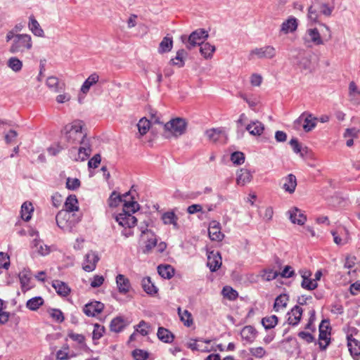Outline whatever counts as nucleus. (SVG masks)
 I'll return each instance as SVG.
<instances>
[{
	"label": "nucleus",
	"mask_w": 360,
	"mask_h": 360,
	"mask_svg": "<svg viewBox=\"0 0 360 360\" xmlns=\"http://www.w3.org/2000/svg\"><path fill=\"white\" fill-rule=\"evenodd\" d=\"M19 278L21 284V289L23 292H26L30 289V278L26 274H20Z\"/></svg>",
	"instance_id": "obj_55"
},
{
	"label": "nucleus",
	"mask_w": 360,
	"mask_h": 360,
	"mask_svg": "<svg viewBox=\"0 0 360 360\" xmlns=\"http://www.w3.org/2000/svg\"><path fill=\"white\" fill-rule=\"evenodd\" d=\"M139 209V205L135 200L126 201L123 204V212L115 216V220L122 227H134L137 219L132 215Z\"/></svg>",
	"instance_id": "obj_2"
},
{
	"label": "nucleus",
	"mask_w": 360,
	"mask_h": 360,
	"mask_svg": "<svg viewBox=\"0 0 360 360\" xmlns=\"http://www.w3.org/2000/svg\"><path fill=\"white\" fill-rule=\"evenodd\" d=\"M99 81V75L96 72L91 74L88 78L84 82L81 86V92L84 94H86L90 88L96 84Z\"/></svg>",
	"instance_id": "obj_26"
},
{
	"label": "nucleus",
	"mask_w": 360,
	"mask_h": 360,
	"mask_svg": "<svg viewBox=\"0 0 360 360\" xmlns=\"http://www.w3.org/2000/svg\"><path fill=\"white\" fill-rule=\"evenodd\" d=\"M150 328L149 324L145 321L142 320L139 323L135 326V330L143 336H146L148 334V329Z\"/></svg>",
	"instance_id": "obj_53"
},
{
	"label": "nucleus",
	"mask_w": 360,
	"mask_h": 360,
	"mask_svg": "<svg viewBox=\"0 0 360 360\" xmlns=\"http://www.w3.org/2000/svg\"><path fill=\"white\" fill-rule=\"evenodd\" d=\"M330 330L329 321L323 320L319 325V345L321 350H325L330 342Z\"/></svg>",
	"instance_id": "obj_8"
},
{
	"label": "nucleus",
	"mask_w": 360,
	"mask_h": 360,
	"mask_svg": "<svg viewBox=\"0 0 360 360\" xmlns=\"http://www.w3.org/2000/svg\"><path fill=\"white\" fill-rule=\"evenodd\" d=\"M161 219L165 224H172L173 225L174 229H179V225L177 224L178 217L175 214V213L173 211L165 212L162 215Z\"/></svg>",
	"instance_id": "obj_32"
},
{
	"label": "nucleus",
	"mask_w": 360,
	"mask_h": 360,
	"mask_svg": "<svg viewBox=\"0 0 360 360\" xmlns=\"http://www.w3.org/2000/svg\"><path fill=\"white\" fill-rule=\"evenodd\" d=\"M295 275V271L292 266L287 265L284 267L282 271L279 272V276L282 278H289Z\"/></svg>",
	"instance_id": "obj_63"
},
{
	"label": "nucleus",
	"mask_w": 360,
	"mask_h": 360,
	"mask_svg": "<svg viewBox=\"0 0 360 360\" xmlns=\"http://www.w3.org/2000/svg\"><path fill=\"white\" fill-rule=\"evenodd\" d=\"M347 347L352 356L360 355V341L355 339L352 334L347 335Z\"/></svg>",
	"instance_id": "obj_23"
},
{
	"label": "nucleus",
	"mask_w": 360,
	"mask_h": 360,
	"mask_svg": "<svg viewBox=\"0 0 360 360\" xmlns=\"http://www.w3.org/2000/svg\"><path fill=\"white\" fill-rule=\"evenodd\" d=\"M116 283L120 293L126 295L131 289V283L124 275L118 274L116 276Z\"/></svg>",
	"instance_id": "obj_19"
},
{
	"label": "nucleus",
	"mask_w": 360,
	"mask_h": 360,
	"mask_svg": "<svg viewBox=\"0 0 360 360\" xmlns=\"http://www.w3.org/2000/svg\"><path fill=\"white\" fill-rule=\"evenodd\" d=\"M301 286L304 289H306L308 290H313L317 288L318 284L315 281L311 280L309 278H307V280H305V281H302L301 283Z\"/></svg>",
	"instance_id": "obj_59"
},
{
	"label": "nucleus",
	"mask_w": 360,
	"mask_h": 360,
	"mask_svg": "<svg viewBox=\"0 0 360 360\" xmlns=\"http://www.w3.org/2000/svg\"><path fill=\"white\" fill-rule=\"evenodd\" d=\"M289 218L292 223L303 225L307 221V217L297 207H292L288 211Z\"/></svg>",
	"instance_id": "obj_18"
},
{
	"label": "nucleus",
	"mask_w": 360,
	"mask_h": 360,
	"mask_svg": "<svg viewBox=\"0 0 360 360\" xmlns=\"http://www.w3.org/2000/svg\"><path fill=\"white\" fill-rule=\"evenodd\" d=\"M46 85L54 91H58L62 89L60 86L58 79L56 77H49L46 79Z\"/></svg>",
	"instance_id": "obj_51"
},
{
	"label": "nucleus",
	"mask_w": 360,
	"mask_h": 360,
	"mask_svg": "<svg viewBox=\"0 0 360 360\" xmlns=\"http://www.w3.org/2000/svg\"><path fill=\"white\" fill-rule=\"evenodd\" d=\"M33 211L34 207L32 204L30 202H25L21 206V218L25 221H30Z\"/></svg>",
	"instance_id": "obj_34"
},
{
	"label": "nucleus",
	"mask_w": 360,
	"mask_h": 360,
	"mask_svg": "<svg viewBox=\"0 0 360 360\" xmlns=\"http://www.w3.org/2000/svg\"><path fill=\"white\" fill-rule=\"evenodd\" d=\"M297 27V20L295 18H290L284 21L281 25V32L284 34L292 32L296 30Z\"/></svg>",
	"instance_id": "obj_33"
},
{
	"label": "nucleus",
	"mask_w": 360,
	"mask_h": 360,
	"mask_svg": "<svg viewBox=\"0 0 360 360\" xmlns=\"http://www.w3.org/2000/svg\"><path fill=\"white\" fill-rule=\"evenodd\" d=\"M64 207L65 210H63L70 213H72L75 211H77L79 210V206L76 195H70L65 202Z\"/></svg>",
	"instance_id": "obj_31"
},
{
	"label": "nucleus",
	"mask_w": 360,
	"mask_h": 360,
	"mask_svg": "<svg viewBox=\"0 0 360 360\" xmlns=\"http://www.w3.org/2000/svg\"><path fill=\"white\" fill-rule=\"evenodd\" d=\"M222 292L224 297H227L230 300H234L237 298L238 294V292L233 290L230 286H225L222 290Z\"/></svg>",
	"instance_id": "obj_54"
},
{
	"label": "nucleus",
	"mask_w": 360,
	"mask_h": 360,
	"mask_svg": "<svg viewBox=\"0 0 360 360\" xmlns=\"http://www.w3.org/2000/svg\"><path fill=\"white\" fill-rule=\"evenodd\" d=\"M141 286L143 290L150 295H155L158 293V289L151 281L150 277H145L141 281Z\"/></svg>",
	"instance_id": "obj_29"
},
{
	"label": "nucleus",
	"mask_w": 360,
	"mask_h": 360,
	"mask_svg": "<svg viewBox=\"0 0 360 360\" xmlns=\"http://www.w3.org/2000/svg\"><path fill=\"white\" fill-rule=\"evenodd\" d=\"M252 179V174L247 169L242 168L237 172L236 184L239 186H243L250 183Z\"/></svg>",
	"instance_id": "obj_22"
},
{
	"label": "nucleus",
	"mask_w": 360,
	"mask_h": 360,
	"mask_svg": "<svg viewBox=\"0 0 360 360\" xmlns=\"http://www.w3.org/2000/svg\"><path fill=\"white\" fill-rule=\"evenodd\" d=\"M284 183L283 184V188L285 192L289 193H293L297 186V179L296 176L290 174L283 179Z\"/></svg>",
	"instance_id": "obj_24"
},
{
	"label": "nucleus",
	"mask_w": 360,
	"mask_h": 360,
	"mask_svg": "<svg viewBox=\"0 0 360 360\" xmlns=\"http://www.w3.org/2000/svg\"><path fill=\"white\" fill-rule=\"evenodd\" d=\"M6 41L12 40L9 51L11 53H22L32 47V37L30 34H15L13 31H9L6 34Z\"/></svg>",
	"instance_id": "obj_1"
},
{
	"label": "nucleus",
	"mask_w": 360,
	"mask_h": 360,
	"mask_svg": "<svg viewBox=\"0 0 360 360\" xmlns=\"http://www.w3.org/2000/svg\"><path fill=\"white\" fill-rule=\"evenodd\" d=\"M56 221L58 226L63 231L71 232L80 221V217L75 213L62 210L56 214Z\"/></svg>",
	"instance_id": "obj_4"
},
{
	"label": "nucleus",
	"mask_w": 360,
	"mask_h": 360,
	"mask_svg": "<svg viewBox=\"0 0 360 360\" xmlns=\"http://www.w3.org/2000/svg\"><path fill=\"white\" fill-rule=\"evenodd\" d=\"M187 122L183 118L176 117L172 119L164 124L165 131L170 133L172 136L178 137L186 132Z\"/></svg>",
	"instance_id": "obj_6"
},
{
	"label": "nucleus",
	"mask_w": 360,
	"mask_h": 360,
	"mask_svg": "<svg viewBox=\"0 0 360 360\" xmlns=\"http://www.w3.org/2000/svg\"><path fill=\"white\" fill-rule=\"evenodd\" d=\"M33 247H34L39 254L41 255H46L49 253V247L44 245V243L40 240L34 239L32 242Z\"/></svg>",
	"instance_id": "obj_47"
},
{
	"label": "nucleus",
	"mask_w": 360,
	"mask_h": 360,
	"mask_svg": "<svg viewBox=\"0 0 360 360\" xmlns=\"http://www.w3.org/2000/svg\"><path fill=\"white\" fill-rule=\"evenodd\" d=\"M177 311L180 320L184 323V326L186 327L191 326L193 323L191 313L186 309L181 311V307H179Z\"/></svg>",
	"instance_id": "obj_37"
},
{
	"label": "nucleus",
	"mask_w": 360,
	"mask_h": 360,
	"mask_svg": "<svg viewBox=\"0 0 360 360\" xmlns=\"http://www.w3.org/2000/svg\"><path fill=\"white\" fill-rule=\"evenodd\" d=\"M316 6L319 8V10L320 11V12L321 13H323V15H326V16H329L331 15V13H332V8H330L327 4L323 3V4H321L319 0H317L316 1Z\"/></svg>",
	"instance_id": "obj_64"
},
{
	"label": "nucleus",
	"mask_w": 360,
	"mask_h": 360,
	"mask_svg": "<svg viewBox=\"0 0 360 360\" xmlns=\"http://www.w3.org/2000/svg\"><path fill=\"white\" fill-rule=\"evenodd\" d=\"M317 120L318 119L314 117L312 114L308 112H304L294 122V127L297 129H300L302 127L304 131L309 132L316 127Z\"/></svg>",
	"instance_id": "obj_7"
},
{
	"label": "nucleus",
	"mask_w": 360,
	"mask_h": 360,
	"mask_svg": "<svg viewBox=\"0 0 360 360\" xmlns=\"http://www.w3.org/2000/svg\"><path fill=\"white\" fill-rule=\"evenodd\" d=\"M208 36V32L205 30L198 29L193 31L188 37L182 36L181 40L186 44V48L191 50L197 46H200Z\"/></svg>",
	"instance_id": "obj_5"
},
{
	"label": "nucleus",
	"mask_w": 360,
	"mask_h": 360,
	"mask_svg": "<svg viewBox=\"0 0 360 360\" xmlns=\"http://www.w3.org/2000/svg\"><path fill=\"white\" fill-rule=\"evenodd\" d=\"M303 310L299 305H295L292 309L287 314L288 316V323L290 326H295L299 324L302 316Z\"/></svg>",
	"instance_id": "obj_13"
},
{
	"label": "nucleus",
	"mask_w": 360,
	"mask_h": 360,
	"mask_svg": "<svg viewBox=\"0 0 360 360\" xmlns=\"http://www.w3.org/2000/svg\"><path fill=\"white\" fill-rule=\"evenodd\" d=\"M83 122L75 120L64 128L65 139L70 144L83 143L86 134L82 131Z\"/></svg>",
	"instance_id": "obj_3"
},
{
	"label": "nucleus",
	"mask_w": 360,
	"mask_h": 360,
	"mask_svg": "<svg viewBox=\"0 0 360 360\" xmlns=\"http://www.w3.org/2000/svg\"><path fill=\"white\" fill-rule=\"evenodd\" d=\"M82 144L83 146L79 147L78 150V156L79 159L84 161L90 156L91 153V148L89 143H85V141H84V143Z\"/></svg>",
	"instance_id": "obj_44"
},
{
	"label": "nucleus",
	"mask_w": 360,
	"mask_h": 360,
	"mask_svg": "<svg viewBox=\"0 0 360 360\" xmlns=\"http://www.w3.org/2000/svg\"><path fill=\"white\" fill-rule=\"evenodd\" d=\"M104 309V304L98 301L87 303L83 308V312L88 316H95L100 314Z\"/></svg>",
	"instance_id": "obj_11"
},
{
	"label": "nucleus",
	"mask_w": 360,
	"mask_h": 360,
	"mask_svg": "<svg viewBox=\"0 0 360 360\" xmlns=\"http://www.w3.org/2000/svg\"><path fill=\"white\" fill-rule=\"evenodd\" d=\"M208 234L212 240L221 241L223 240L224 235L221 231L219 223L212 221L208 229Z\"/></svg>",
	"instance_id": "obj_20"
},
{
	"label": "nucleus",
	"mask_w": 360,
	"mask_h": 360,
	"mask_svg": "<svg viewBox=\"0 0 360 360\" xmlns=\"http://www.w3.org/2000/svg\"><path fill=\"white\" fill-rule=\"evenodd\" d=\"M279 276V271H275L271 269H266L264 270L263 277L265 280L270 281L276 278Z\"/></svg>",
	"instance_id": "obj_58"
},
{
	"label": "nucleus",
	"mask_w": 360,
	"mask_h": 360,
	"mask_svg": "<svg viewBox=\"0 0 360 360\" xmlns=\"http://www.w3.org/2000/svg\"><path fill=\"white\" fill-rule=\"evenodd\" d=\"M158 271L161 277L167 279H170L174 275V269L169 264L159 265Z\"/></svg>",
	"instance_id": "obj_35"
},
{
	"label": "nucleus",
	"mask_w": 360,
	"mask_h": 360,
	"mask_svg": "<svg viewBox=\"0 0 360 360\" xmlns=\"http://www.w3.org/2000/svg\"><path fill=\"white\" fill-rule=\"evenodd\" d=\"M278 319L276 315L265 316L262 319V324L266 330L274 328L278 323Z\"/></svg>",
	"instance_id": "obj_43"
},
{
	"label": "nucleus",
	"mask_w": 360,
	"mask_h": 360,
	"mask_svg": "<svg viewBox=\"0 0 360 360\" xmlns=\"http://www.w3.org/2000/svg\"><path fill=\"white\" fill-rule=\"evenodd\" d=\"M257 332L252 326H246L240 331V336L243 340L248 342H252L257 337Z\"/></svg>",
	"instance_id": "obj_25"
},
{
	"label": "nucleus",
	"mask_w": 360,
	"mask_h": 360,
	"mask_svg": "<svg viewBox=\"0 0 360 360\" xmlns=\"http://www.w3.org/2000/svg\"><path fill=\"white\" fill-rule=\"evenodd\" d=\"M157 335L158 339L165 343H172L174 339V334L164 327L158 328Z\"/></svg>",
	"instance_id": "obj_27"
},
{
	"label": "nucleus",
	"mask_w": 360,
	"mask_h": 360,
	"mask_svg": "<svg viewBox=\"0 0 360 360\" xmlns=\"http://www.w3.org/2000/svg\"><path fill=\"white\" fill-rule=\"evenodd\" d=\"M231 160L234 165H240L245 161V155L240 151L234 152L231 155Z\"/></svg>",
	"instance_id": "obj_52"
},
{
	"label": "nucleus",
	"mask_w": 360,
	"mask_h": 360,
	"mask_svg": "<svg viewBox=\"0 0 360 360\" xmlns=\"http://www.w3.org/2000/svg\"><path fill=\"white\" fill-rule=\"evenodd\" d=\"M137 127L140 135L143 136L147 134L150 127V121L146 117H143L139 120Z\"/></svg>",
	"instance_id": "obj_48"
},
{
	"label": "nucleus",
	"mask_w": 360,
	"mask_h": 360,
	"mask_svg": "<svg viewBox=\"0 0 360 360\" xmlns=\"http://www.w3.org/2000/svg\"><path fill=\"white\" fill-rule=\"evenodd\" d=\"M316 1L317 0H314L312 5L309 8L308 12V18L310 19L311 21L314 22H317L319 18V8L316 6Z\"/></svg>",
	"instance_id": "obj_49"
},
{
	"label": "nucleus",
	"mask_w": 360,
	"mask_h": 360,
	"mask_svg": "<svg viewBox=\"0 0 360 360\" xmlns=\"http://www.w3.org/2000/svg\"><path fill=\"white\" fill-rule=\"evenodd\" d=\"M7 65L13 71L18 72L22 68V62L17 57H11L8 60Z\"/></svg>",
	"instance_id": "obj_46"
},
{
	"label": "nucleus",
	"mask_w": 360,
	"mask_h": 360,
	"mask_svg": "<svg viewBox=\"0 0 360 360\" xmlns=\"http://www.w3.org/2000/svg\"><path fill=\"white\" fill-rule=\"evenodd\" d=\"M173 47V40L172 37H165L160 43L158 52L160 53H167L172 50Z\"/></svg>",
	"instance_id": "obj_40"
},
{
	"label": "nucleus",
	"mask_w": 360,
	"mask_h": 360,
	"mask_svg": "<svg viewBox=\"0 0 360 360\" xmlns=\"http://www.w3.org/2000/svg\"><path fill=\"white\" fill-rule=\"evenodd\" d=\"M68 336L73 341H75L82 345L83 347H86L85 344V337L83 335L71 332L68 334Z\"/></svg>",
	"instance_id": "obj_60"
},
{
	"label": "nucleus",
	"mask_w": 360,
	"mask_h": 360,
	"mask_svg": "<svg viewBox=\"0 0 360 360\" xmlns=\"http://www.w3.org/2000/svg\"><path fill=\"white\" fill-rule=\"evenodd\" d=\"M51 285L56 290L58 295L61 297H67L71 292V289L68 285L59 280H53Z\"/></svg>",
	"instance_id": "obj_21"
},
{
	"label": "nucleus",
	"mask_w": 360,
	"mask_h": 360,
	"mask_svg": "<svg viewBox=\"0 0 360 360\" xmlns=\"http://www.w3.org/2000/svg\"><path fill=\"white\" fill-rule=\"evenodd\" d=\"M134 200V198L133 196L131 195V191L126 193L124 195L121 196L116 191H113L109 198L108 199V205L110 207H117L122 202L125 203L126 201H131Z\"/></svg>",
	"instance_id": "obj_10"
},
{
	"label": "nucleus",
	"mask_w": 360,
	"mask_h": 360,
	"mask_svg": "<svg viewBox=\"0 0 360 360\" xmlns=\"http://www.w3.org/2000/svg\"><path fill=\"white\" fill-rule=\"evenodd\" d=\"M80 186V181L77 179H71L68 177L66 181V188L69 190H76Z\"/></svg>",
	"instance_id": "obj_61"
},
{
	"label": "nucleus",
	"mask_w": 360,
	"mask_h": 360,
	"mask_svg": "<svg viewBox=\"0 0 360 360\" xmlns=\"http://www.w3.org/2000/svg\"><path fill=\"white\" fill-rule=\"evenodd\" d=\"M309 39L306 40L307 42H312L314 45H322L324 44L319 32L316 28L309 29L307 32Z\"/></svg>",
	"instance_id": "obj_30"
},
{
	"label": "nucleus",
	"mask_w": 360,
	"mask_h": 360,
	"mask_svg": "<svg viewBox=\"0 0 360 360\" xmlns=\"http://www.w3.org/2000/svg\"><path fill=\"white\" fill-rule=\"evenodd\" d=\"M349 95L352 97V99H354L356 97V99L360 98V90L358 89V87L354 82H351L349 84Z\"/></svg>",
	"instance_id": "obj_56"
},
{
	"label": "nucleus",
	"mask_w": 360,
	"mask_h": 360,
	"mask_svg": "<svg viewBox=\"0 0 360 360\" xmlns=\"http://www.w3.org/2000/svg\"><path fill=\"white\" fill-rule=\"evenodd\" d=\"M186 55V52L184 49H180L176 52V57L171 59L170 63L173 65L182 68L184 65V58Z\"/></svg>",
	"instance_id": "obj_45"
},
{
	"label": "nucleus",
	"mask_w": 360,
	"mask_h": 360,
	"mask_svg": "<svg viewBox=\"0 0 360 360\" xmlns=\"http://www.w3.org/2000/svg\"><path fill=\"white\" fill-rule=\"evenodd\" d=\"M246 129L250 132L252 135H261L264 129V124L259 122H252V123L249 124L246 127Z\"/></svg>",
	"instance_id": "obj_38"
},
{
	"label": "nucleus",
	"mask_w": 360,
	"mask_h": 360,
	"mask_svg": "<svg viewBox=\"0 0 360 360\" xmlns=\"http://www.w3.org/2000/svg\"><path fill=\"white\" fill-rule=\"evenodd\" d=\"M198 342H201L202 343L205 344H209L210 340H191L189 342L187 343L186 346L188 348L193 351H199L201 352H208L210 351L207 346H205V347H198Z\"/></svg>",
	"instance_id": "obj_36"
},
{
	"label": "nucleus",
	"mask_w": 360,
	"mask_h": 360,
	"mask_svg": "<svg viewBox=\"0 0 360 360\" xmlns=\"http://www.w3.org/2000/svg\"><path fill=\"white\" fill-rule=\"evenodd\" d=\"M29 23H28V27L30 30V31L37 37H44V32L41 27L38 21L35 19L34 15H31L29 18Z\"/></svg>",
	"instance_id": "obj_28"
},
{
	"label": "nucleus",
	"mask_w": 360,
	"mask_h": 360,
	"mask_svg": "<svg viewBox=\"0 0 360 360\" xmlns=\"http://www.w3.org/2000/svg\"><path fill=\"white\" fill-rule=\"evenodd\" d=\"M251 55H255L259 58H273L276 56V49L271 46H266L262 48L253 49Z\"/></svg>",
	"instance_id": "obj_14"
},
{
	"label": "nucleus",
	"mask_w": 360,
	"mask_h": 360,
	"mask_svg": "<svg viewBox=\"0 0 360 360\" xmlns=\"http://www.w3.org/2000/svg\"><path fill=\"white\" fill-rule=\"evenodd\" d=\"M49 314L51 317L58 323H61L64 321V316L63 312L58 309H51L49 311Z\"/></svg>",
	"instance_id": "obj_57"
},
{
	"label": "nucleus",
	"mask_w": 360,
	"mask_h": 360,
	"mask_svg": "<svg viewBox=\"0 0 360 360\" xmlns=\"http://www.w3.org/2000/svg\"><path fill=\"white\" fill-rule=\"evenodd\" d=\"M44 299L41 297H34L27 301L26 307L31 311H36L44 304Z\"/></svg>",
	"instance_id": "obj_41"
},
{
	"label": "nucleus",
	"mask_w": 360,
	"mask_h": 360,
	"mask_svg": "<svg viewBox=\"0 0 360 360\" xmlns=\"http://www.w3.org/2000/svg\"><path fill=\"white\" fill-rule=\"evenodd\" d=\"M288 301V295L286 294H281L278 295L274 302V309L278 311L286 307Z\"/></svg>",
	"instance_id": "obj_42"
},
{
	"label": "nucleus",
	"mask_w": 360,
	"mask_h": 360,
	"mask_svg": "<svg viewBox=\"0 0 360 360\" xmlns=\"http://www.w3.org/2000/svg\"><path fill=\"white\" fill-rule=\"evenodd\" d=\"M221 264V257L219 252L211 251L208 252L207 265L211 271L214 272L218 270Z\"/></svg>",
	"instance_id": "obj_12"
},
{
	"label": "nucleus",
	"mask_w": 360,
	"mask_h": 360,
	"mask_svg": "<svg viewBox=\"0 0 360 360\" xmlns=\"http://www.w3.org/2000/svg\"><path fill=\"white\" fill-rule=\"evenodd\" d=\"M205 134L208 140L212 143H224L227 140V135L223 128H212L206 130Z\"/></svg>",
	"instance_id": "obj_9"
},
{
	"label": "nucleus",
	"mask_w": 360,
	"mask_h": 360,
	"mask_svg": "<svg viewBox=\"0 0 360 360\" xmlns=\"http://www.w3.org/2000/svg\"><path fill=\"white\" fill-rule=\"evenodd\" d=\"M98 260L99 257L95 252H89L85 255L84 262L83 263V269L86 271H91L94 270Z\"/></svg>",
	"instance_id": "obj_15"
},
{
	"label": "nucleus",
	"mask_w": 360,
	"mask_h": 360,
	"mask_svg": "<svg viewBox=\"0 0 360 360\" xmlns=\"http://www.w3.org/2000/svg\"><path fill=\"white\" fill-rule=\"evenodd\" d=\"M105 327L103 326H101L98 323H95L94 325V330L92 334V338L94 340H98L101 337H103L104 333H105Z\"/></svg>",
	"instance_id": "obj_50"
},
{
	"label": "nucleus",
	"mask_w": 360,
	"mask_h": 360,
	"mask_svg": "<svg viewBox=\"0 0 360 360\" xmlns=\"http://www.w3.org/2000/svg\"><path fill=\"white\" fill-rule=\"evenodd\" d=\"M130 322L124 319L123 316H119L114 318L110 324V329L111 331L115 333H120L122 332L127 326H129Z\"/></svg>",
	"instance_id": "obj_16"
},
{
	"label": "nucleus",
	"mask_w": 360,
	"mask_h": 360,
	"mask_svg": "<svg viewBox=\"0 0 360 360\" xmlns=\"http://www.w3.org/2000/svg\"><path fill=\"white\" fill-rule=\"evenodd\" d=\"M132 356L135 360H146L148 357L147 352L136 349L132 352Z\"/></svg>",
	"instance_id": "obj_62"
},
{
	"label": "nucleus",
	"mask_w": 360,
	"mask_h": 360,
	"mask_svg": "<svg viewBox=\"0 0 360 360\" xmlns=\"http://www.w3.org/2000/svg\"><path fill=\"white\" fill-rule=\"evenodd\" d=\"M146 236L147 240L143 252L144 253H149L156 246L158 240L154 233L148 229L142 231L141 236Z\"/></svg>",
	"instance_id": "obj_17"
},
{
	"label": "nucleus",
	"mask_w": 360,
	"mask_h": 360,
	"mask_svg": "<svg viewBox=\"0 0 360 360\" xmlns=\"http://www.w3.org/2000/svg\"><path fill=\"white\" fill-rule=\"evenodd\" d=\"M216 48L214 46L210 44L208 42L202 43L200 45V52L201 55L205 58H211L215 51Z\"/></svg>",
	"instance_id": "obj_39"
}]
</instances>
